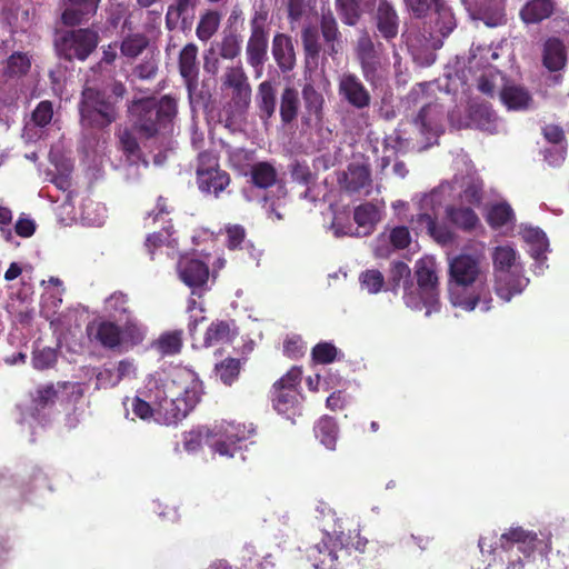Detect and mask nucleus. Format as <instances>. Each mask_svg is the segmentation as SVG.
<instances>
[{
    "mask_svg": "<svg viewBox=\"0 0 569 569\" xmlns=\"http://www.w3.org/2000/svg\"><path fill=\"white\" fill-rule=\"evenodd\" d=\"M482 181L478 177H455L452 182H443L428 193L415 194L411 201L418 212L411 217L410 224L416 231H426L441 246L452 244L456 233L446 223L438 221L439 209L452 197L457 188L461 189V203L479 207L482 201Z\"/></svg>",
    "mask_w": 569,
    "mask_h": 569,
    "instance_id": "1",
    "label": "nucleus"
},
{
    "mask_svg": "<svg viewBox=\"0 0 569 569\" xmlns=\"http://www.w3.org/2000/svg\"><path fill=\"white\" fill-rule=\"evenodd\" d=\"M147 395L156 406V422L177 425L197 406L202 395V383L194 371L182 368L154 372L147 378Z\"/></svg>",
    "mask_w": 569,
    "mask_h": 569,
    "instance_id": "2",
    "label": "nucleus"
},
{
    "mask_svg": "<svg viewBox=\"0 0 569 569\" xmlns=\"http://www.w3.org/2000/svg\"><path fill=\"white\" fill-rule=\"evenodd\" d=\"M428 83H418L406 98L407 104L419 106V112L412 120L401 122L400 127L385 139L386 148L396 152L409 149L425 150L433 144L441 132L445 110L426 97Z\"/></svg>",
    "mask_w": 569,
    "mask_h": 569,
    "instance_id": "3",
    "label": "nucleus"
},
{
    "mask_svg": "<svg viewBox=\"0 0 569 569\" xmlns=\"http://www.w3.org/2000/svg\"><path fill=\"white\" fill-rule=\"evenodd\" d=\"M133 128L144 138H156L172 149L168 136L173 131V119L177 114V101L164 96L159 100L153 98L134 101L129 109Z\"/></svg>",
    "mask_w": 569,
    "mask_h": 569,
    "instance_id": "4",
    "label": "nucleus"
},
{
    "mask_svg": "<svg viewBox=\"0 0 569 569\" xmlns=\"http://www.w3.org/2000/svg\"><path fill=\"white\" fill-rule=\"evenodd\" d=\"M497 296L508 302L528 286L517 250L510 244L497 246L491 254Z\"/></svg>",
    "mask_w": 569,
    "mask_h": 569,
    "instance_id": "5",
    "label": "nucleus"
},
{
    "mask_svg": "<svg viewBox=\"0 0 569 569\" xmlns=\"http://www.w3.org/2000/svg\"><path fill=\"white\" fill-rule=\"evenodd\" d=\"M499 548L506 552H512L515 548L522 558L509 559L506 569H525L526 563L538 553L546 557L551 549L548 536L539 537L533 530L521 526H510L499 536Z\"/></svg>",
    "mask_w": 569,
    "mask_h": 569,
    "instance_id": "6",
    "label": "nucleus"
},
{
    "mask_svg": "<svg viewBox=\"0 0 569 569\" xmlns=\"http://www.w3.org/2000/svg\"><path fill=\"white\" fill-rule=\"evenodd\" d=\"M488 272L486 243L482 241H469L458 254L448 259V283L486 281Z\"/></svg>",
    "mask_w": 569,
    "mask_h": 569,
    "instance_id": "7",
    "label": "nucleus"
},
{
    "mask_svg": "<svg viewBox=\"0 0 569 569\" xmlns=\"http://www.w3.org/2000/svg\"><path fill=\"white\" fill-rule=\"evenodd\" d=\"M80 122L86 129H103L116 121V101L90 86H86L79 104Z\"/></svg>",
    "mask_w": 569,
    "mask_h": 569,
    "instance_id": "8",
    "label": "nucleus"
},
{
    "mask_svg": "<svg viewBox=\"0 0 569 569\" xmlns=\"http://www.w3.org/2000/svg\"><path fill=\"white\" fill-rule=\"evenodd\" d=\"M301 378L302 370L299 367H292L273 383L271 389L273 409L288 419L295 417L300 409L302 400L299 390Z\"/></svg>",
    "mask_w": 569,
    "mask_h": 569,
    "instance_id": "9",
    "label": "nucleus"
},
{
    "mask_svg": "<svg viewBox=\"0 0 569 569\" xmlns=\"http://www.w3.org/2000/svg\"><path fill=\"white\" fill-rule=\"evenodd\" d=\"M250 430L244 425L229 421L217 422L210 427L207 435V446L213 453L232 458L244 446Z\"/></svg>",
    "mask_w": 569,
    "mask_h": 569,
    "instance_id": "10",
    "label": "nucleus"
},
{
    "mask_svg": "<svg viewBox=\"0 0 569 569\" xmlns=\"http://www.w3.org/2000/svg\"><path fill=\"white\" fill-rule=\"evenodd\" d=\"M448 298L455 308L473 311L479 308L487 312L491 309L492 297L488 280L447 283Z\"/></svg>",
    "mask_w": 569,
    "mask_h": 569,
    "instance_id": "11",
    "label": "nucleus"
},
{
    "mask_svg": "<svg viewBox=\"0 0 569 569\" xmlns=\"http://www.w3.org/2000/svg\"><path fill=\"white\" fill-rule=\"evenodd\" d=\"M380 48L381 43L376 46L365 31L357 40L355 49L365 79L373 86H378L387 76V60Z\"/></svg>",
    "mask_w": 569,
    "mask_h": 569,
    "instance_id": "12",
    "label": "nucleus"
},
{
    "mask_svg": "<svg viewBox=\"0 0 569 569\" xmlns=\"http://www.w3.org/2000/svg\"><path fill=\"white\" fill-rule=\"evenodd\" d=\"M99 36L90 29H78L60 33L54 41L59 56L72 60H86L97 48Z\"/></svg>",
    "mask_w": 569,
    "mask_h": 569,
    "instance_id": "13",
    "label": "nucleus"
},
{
    "mask_svg": "<svg viewBox=\"0 0 569 569\" xmlns=\"http://www.w3.org/2000/svg\"><path fill=\"white\" fill-rule=\"evenodd\" d=\"M435 11L432 13V30L429 32V38L423 36L420 40L413 37L411 31H407L402 34L409 49H415L419 46H425L431 42L432 47L441 44V40L437 38V34L445 38L449 36L456 28V19L451 9L445 3L443 0H433Z\"/></svg>",
    "mask_w": 569,
    "mask_h": 569,
    "instance_id": "14",
    "label": "nucleus"
},
{
    "mask_svg": "<svg viewBox=\"0 0 569 569\" xmlns=\"http://www.w3.org/2000/svg\"><path fill=\"white\" fill-rule=\"evenodd\" d=\"M347 546L342 532L336 537L326 532L322 545L310 547L307 556L316 569H340L339 559L348 553Z\"/></svg>",
    "mask_w": 569,
    "mask_h": 569,
    "instance_id": "15",
    "label": "nucleus"
},
{
    "mask_svg": "<svg viewBox=\"0 0 569 569\" xmlns=\"http://www.w3.org/2000/svg\"><path fill=\"white\" fill-rule=\"evenodd\" d=\"M353 219L358 226L357 228H353L351 223L342 224L338 218H335L331 224L335 237H362L369 234L381 220V209L370 202L360 204L355 209Z\"/></svg>",
    "mask_w": 569,
    "mask_h": 569,
    "instance_id": "16",
    "label": "nucleus"
},
{
    "mask_svg": "<svg viewBox=\"0 0 569 569\" xmlns=\"http://www.w3.org/2000/svg\"><path fill=\"white\" fill-rule=\"evenodd\" d=\"M250 174H251V180L253 182V186L242 189L243 198L249 202L262 198V200L264 201V206L270 203V206L268 208V212L270 214H274L277 220H281L282 216L277 210V207H279V203H277L270 197L269 193L263 194L262 197L254 194L256 188L267 189L269 187H272L277 182L276 169L268 162H258L252 166Z\"/></svg>",
    "mask_w": 569,
    "mask_h": 569,
    "instance_id": "17",
    "label": "nucleus"
},
{
    "mask_svg": "<svg viewBox=\"0 0 569 569\" xmlns=\"http://www.w3.org/2000/svg\"><path fill=\"white\" fill-rule=\"evenodd\" d=\"M177 271L179 279L191 289L193 295H201L207 290L210 274L208 262L198 258L196 253L181 256Z\"/></svg>",
    "mask_w": 569,
    "mask_h": 569,
    "instance_id": "18",
    "label": "nucleus"
},
{
    "mask_svg": "<svg viewBox=\"0 0 569 569\" xmlns=\"http://www.w3.org/2000/svg\"><path fill=\"white\" fill-rule=\"evenodd\" d=\"M119 143L124 156V174L128 181H137L141 177V169L148 167L142 158L137 138L129 130L124 129L119 134Z\"/></svg>",
    "mask_w": 569,
    "mask_h": 569,
    "instance_id": "19",
    "label": "nucleus"
},
{
    "mask_svg": "<svg viewBox=\"0 0 569 569\" xmlns=\"http://www.w3.org/2000/svg\"><path fill=\"white\" fill-rule=\"evenodd\" d=\"M520 236L528 247V252L535 260L533 271L542 273L545 270V261L547 260V251L549 249V241L546 233L537 227L521 226Z\"/></svg>",
    "mask_w": 569,
    "mask_h": 569,
    "instance_id": "20",
    "label": "nucleus"
},
{
    "mask_svg": "<svg viewBox=\"0 0 569 569\" xmlns=\"http://www.w3.org/2000/svg\"><path fill=\"white\" fill-rule=\"evenodd\" d=\"M58 395L57 386H40L32 399L30 412L22 418L21 423H27L31 429L34 428V423L42 426L46 421L44 410L58 400Z\"/></svg>",
    "mask_w": 569,
    "mask_h": 569,
    "instance_id": "21",
    "label": "nucleus"
},
{
    "mask_svg": "<svg viewBox=\"0 0 569 569\" xmlns=\"http://www.w3.org/2000/svg\"><path fill=\"white\" fill-rule=\"evenodd\" d=\"M499 98L509 111H528L535 108L531 92L525 86L511 80H506L499 91Z\"/></svg>",
    "mask_w": 569,
    "mask_h": 569,
    "instance_id": "22",
    "label": "nucleus"
},
{
    "mask_svg": "<svg viewBox=\"0 0 569 569\" xmlns=\"http://www.w3.org/2000/svg\"><path fill=\"white\" fill-rule=\"evenodd\" d=\"M375 24L379 36L386 41H392L399 33V16L393 6L387 0H380L376 14Z\"/></svg>",
    "mask_w": 569,
    "mask_h": 569,
    "instance_id": "23",
    "label": "nucleus"
},
{
    "mask_svg": "<svg viewBox=\"0 0 569 569\" xmlns=\"http://www.w3.org/2000/svg\"><path fill=\"white\" fill-rule=\"evenodd\" d=\"M339 93L357 109H363L370 104L368 90L355 74L345 73L340 77Z\"/></svg>",
    "mask_w": 569,
    "mask_h": 569,
    "instance_id": "24",
    "label": "nucleus"
},
{
    "mask_svg": "<svg viewBox=\"0 0 569 569\" xmlns=\"http://www.w3.org/2000/svg\"><path fill=\"white\" fill-rule=\"evenodd\" d=\"M338 181L340 187L348 192H357L365 196L371 192L370 171L366 166H349L348 170L338 178Z\"/></svg>",
    "mask_w": 569,
    "mask_h": 569,
    "instance_id": "25",
    "label": "nucleus"
},
{
    "mask_svg": "<svg viewBox=\"0 0 569 569\" xmlns=\"http://www.w3.org/2000/svg\"><path fill=\"white\" fill-rule=\"evenodd\" d=\"M417 283L421 286L422 291L428 299L433 298V292H439L438 289V264L433 257L426 256L420 258L415 266Z\"/></svg>",
    "mask_w": 569,
    "mask_h": 569,
    "instance_id": "26",
    "label": "nucleus"
},
{
    "mask_svg": "<svg viewBox=\"0 0 569 569\" xmlns=\"http://www.w3.org/2000/svg\"><path fill=\"white\" fill-rule=\"evenodd\" d=\"M402 298L408 308L416 311H421L425 309V315L427 317L433 312H438L440 309L439 292H433L432 300L428 299L422 291L421 286L418 283L413 284V282H410V284L403 289Z\"/></svg>",
    "mask_w": 569,
    "mask_h": 569,
    "instance_id": "27",
    "label": "nucleus"
},
{
    "mask_svg": "<svg viewBox=\"0 0 569 569\" xmlns=\"http://www.w3.org/2000/svg\"><path fill=\"white\" fill-rule=\"evenodd\" d=\"M197 56L198 48L193 43L184 46L179 56V71L189 93L198 87L199 63Z\"/></svg>",
    "mask_w": 569,
    "mask_h": 569,
    "instance_id": "28",
    "label": "nucleus"
},
{
    "mask_svg": "<svg viewBox=\"0 0 569 569\" xmlns=\"http://www.w3.org/2000/svg\"><path fill=\"white\" fill-rule=\"evenodd\" d=\"M53 117V108L50 101H41L32 112L31 120L26 123L22 138L27 141H34L41 137L39 129L49 124Z\"/></svg>",
    "mask_w": 569,
    "mask_h": 569,
    "instance_id": "29",
    "label": "nucleus"
},
{
    "mask_svg": "<svg viewBox=\"0 0 569 569\" xmlns=\"http://www.w3.org/2000/svg\"><path fill=\"white\" fill-rule=\"evenodd\" d=\"M302 98L305 106L303 121L308 126H318L322 120L323 96L315 89L312 83L308 82L302 88Z\"/></svg>",
    "mask_w": 569,
    "mask_h": 569,
    "instance_id": "30",
    "label": "nucleus"
},
{
    "mask_svg": "<svg viewBox=\"0 0 569 569\" xmlns=\"http://www.w3.org/2000/svg\"><path fill=\"white\" fill-rule=\"evenodd\" d=\"M100 0H64L61 16L67 26L81 23L87 17L96 13Z\"/></svg>",
    "mask_w": 569,
    "mask_h": 569,
    "instance_id": "31",
    "label": "nucleus"
},
{
    "mask_svg": "<svg viewBox=\"0 0 569 569\" xmlns=\"http://www.w3.org/2000/svg\"><path fill=\"white\" fill-rule=\"evenodd\" d=\"M486 220L492 229L507 232L513 228L516 216L507 201H497L488 207Z\"/></svg>",
    "mask_w": 569,
    "mask_h": 569,
    "instance_id": "32",
    "label": "nucleus"
},
{
    "mask_svg": "<svg viewBox=\"0 0 569 569\" xmlns=\"http://www.w3.org/2000/svg\"><path fill=\"white\" fill-rule=\"evenodd\" d=\"M473 126L488 133H499L505 130V122L487 104L473 106L470 111Z\"/></svg>",
    "mask_w": 569,
    "mask_h": 569,
    "instance_id": "33",
    "label": "nucleus"
},
{
    "mask_svg": "<svg viewBox=\"0 0 569 569\" xmlns=\"http://www.w3.org/2000/svg\"><path fill=\"white\" fill-rule=\"evenodd\" d=\"M462 3L473 20H480L487 27L496 28L506 23V14L499 2L483 3L475 9L469 7L468 0H462Z\"/></svg>",
    "mask_w": 569,
    "mask_h": 569,
    "instance_id": "34",
    "label": "nucleus"
},
{
    "mask_svg": "<svg viewBox=\"0 0 569 569\" xmlns=\"http://www.w3.org/2000/svg\"><path fill=\"white\" fill-rule=\"evenodd\" d=\"M446 217L453 226L466 232H471L480 226L478 214L463 203L446 206Z\"/></svg>",
    "mask_w": 569,
    "mask_h": 569,
    "instance_id": "35",
    "label": "nucleus"
},
{
    "mask_svg": "<svg viewBox=\"0 0 569 569\" xmlns=\"http://www.w3.org/2000/svg\"><path fill=\"white\" fill-rule=\"evenodd\" d=\"M267 47L268 34L263 27L254 22L252 24L251 36L247 44L248 62L252 67L257 68L263 63L266 59Z\"/></svg>",
    "mask_w": 569,
    "mask_h": 569,
    "instance_id": "36",
    "label": "nucleus"
},
{
    "mask_svg": "<svg viewBox=\"0 0 569 569\" xmlns=\"http://www.w3.org/2000/svg\"><path fill=\"white\" fill-rule=\"evenodd\" d=\"M199 189L203 193L218 197L230 183L229 174L218 168L212 170L201 169L197 177Z\"/></svg>",
    "mask_w": 569,
    "mask_h": 569,
    "instance_id": "37",
    "label": "nucleus"
},
{
    "mask_svg": "<svg viewBox=\"0 0 569 569\" xmlns=\"http://www.w3.org/2000/svg\"><path fill=\"white\" fill-rule=\"evenodd\" d=\"M223 233L226 234L224 243L229 250H247L252 259H259L260 252L247 240V231L243 226L228 223L223 228Z\"/></svg>",
    "mask_w": 569,
    "mask_h": 569,
    "instance_id": "38",
    "label": "nucleus"
},
{
    "mask_svg": "<svg viewBox=\"0 0 569 569\" xmlns=\"http://www.w3.org/2000/svg\"><path fill=\"white\" fill-rule=\"evenodd\" d=\"M237 335L238 330L233 321L217 320L207 329L203 346L212 347L230 343Z\"/></svg>",
    "mask_w": 569,
    "mask_h": 569,
    "instance_id": "39",
    "label": "nucleus"
},
{
    "mask_svg": "<svg viewBox=\"0 0 569 569\" xmlns=\"http://www.w3.org/2000/svg\"><path fill=\"white\" fill-rule=\"evenodd\" d=\"M376 0H336V6L342 21L355 26L361 16L371 11Z\"/></svg>",
    "mask_w": 569,
    "mask_h": 569,
    "instance_id": "40",
    "label": "nucleus"
},
{
    "mask_svg": "<svg viewBox=\"0 0 569 569\" xmlns=\"http://www.w3.org/2000/svg\"><path fill=\"white\" fill-rule=\"evenodd\" d=\"M272 56L282 71H290L296 63V56L290 37L279 33L272 41Z\"/></svg>",
    "mask_w": 569,
    "mask_h": 569,
    "instance_id": "41",
    "label": "nucleus"
},
{
    "mask_svg": "<svg viewBox=\"0 0 569 569\" xmlns=\"http://www.w3.org/2000/svg\"><path fill=\"white\" fill-rule=\"evenodd\" d=\"M555 9L552 0H530L520 10L525 23H538L551 16Z\"/></svg>",
    "mask_w": 569,
    "mask_h": 569,
    "instance_id": "42",
    "label": "nucleus"
},
{
    "mask_svg": "<svg viewBox=\"0 0 569 569\" xmlns=\"http://www.w3.org/2000/svg\"><path fill=\"white\" fill-rule=\"evenodd\" d=\"M80 217L84 224L99 227L102 226L107 219V208L101 202L86 198L80 204Z\"/></svg>",
    "mask_w": 569,
    "mask_h": 569,
    "instance_id": "43",
    "label": "nucleus"
},
{
    "mask_svg": "<svg viewBox=\"0 0 569 569\" xmlns=\"http://www.w3.org/2000/svg\"><path fill=\"white\" fill-rule=\"evenodd\" d=\"M315 435L328 450L333 451L336 449L339 428L333 418L328 416L320 418L315 426Z\"/></svg>",
    "mask_w": 569,
    "mask_h": 569,
    "instance_id": "44",
    "label": "nucleus"
},
{
    "mask_svg": "<svg viewBox=\"0 0 569 569\" xmlns=\"http://www.w3.org/2000/svg\"><path fill=\"white\" fill-rule=\"evenodd\" d=\"M566 63V51L558 39H548L543 48V64L550 71H558Z\"/></svg>",
    "mask_w": 569,
    "mask_h": 569,
    "instance_id": "45",
    "label": "nucleus"
},
{
    "mask_svg": "<svg viewBox=\"0 0 569 569\" xmlns=\"http://www.w3.org/2000/svg\"><path fill=\"white\" fill-rule=\"evenodd\" d=\"M146 246L152 257L157 250L162 251V249H166L167 256L173 257V249L177 246V240L172 238V233L168 228H163L159 232L149 234L146 241Z\"/></svg>",
    "mask_w": 569,
    "mask_h": 569,
    "instance_id": "46",
    "label": "nucleus"
},
{
    "mask_svg": "<svg viewBox=\"0 0 569 569\" xmlns=\"http://www.w3.org/2000/svg\"><path fill=\"white\" fill-rule=\"evenodd\" d=\"M230 91L231 101L228 106V112H230L232 120H238L243 116L249 106L251 89L249 84H246L233 88Z\"/></svg>",
    "mask_w": 569,
    "mask_h": 569,
    "instance_id": "47",
    "label": "nucleus"
},
{
    "mask_svg": "<svg viewBox=\"0 0 569 569\" xmlns=\"http://www.w3.org/2000/svg\"><path fill=\"white\" fill-rule=\"evenodd\" d=\"M300 100L293 88H286L280 100V117L284 124L292 122L299 111Z\"/></svg>",
    "mask_w": 569,
    "mask_h": 569,
    "instance_id": "48",
    "label": "nucleus"
},
{
    "mask_svg": "<svg viewBox=\"0 0 569 569\" xmlns=\"http://www.w3.org/2000/svg\"><path fill=\"white\" fill-rule=\"evenodd\" d=\"M96 338L103 347L109 349L117 348L122 343L121 329L111 321L99 323Z\"/></svg>",
    "mask_w": 569,
    "mask_h": 569,
    "instance_id": "49",
    "label": "nucleus"
},
{
    "mask_svg": "<svg viewBox=\"0 0 569 569\" xmlns=\"http://www.w3.org/2000/svg\"><path fill=\"white\" fill-rule=\"evenodd\" d=\"M257 103L261 112V118L269 119L276 110V92L269 81L259 84Z\"/></svg>",
    "mask_w": 569,
    "mask_h": 569,
    "instance_id": "50",
    "label": "nucleus"
},
{
    "mask_svg": "<svg viewBox=\"0 0 569 569\" xmlns=\"http://www.w3.org/2000/svg\"><path fill=\"white\" fill-rule=\"evenodd\" d=\"M345 355L331 341H321L311 350V358L316 363L329 365L343 359Z\"/></svg>",
    "mask_w": 569,
    "mask_h": 569,
    "instance_id": "51",
    "label": "nucleus"
},
{
    "mask_svg": "<svg viewBox=\"0 0 569 569\" xmlns=\"http://www.w3.org/2000/svg\"><path fill=\"white\" fill-rule=\"evenodd\" d=\"M147 380L144 381L143 387L138 392V395L132 399V411L133 413L142 419V420H150L152 419L156 421V406L152 400L148 398L147 395Z\"/></svg>",
    "mask_w": 569,
    "mask_h": 569,
    "instance_id": "52",
    "label": "nucleus"
},
{
    "mask_svg": "<svg viewBox=\"0 0 569 569\" xmlns=\"http://www.w3.org/2000/svg\"><path fill=\"white\" fill-rule=\"evenodd\" d=\"M505 76L497 69L488 68L478 81V89L490 97L500 91L506 82Z\"/></svg>",
    "mask_w": 569,
    "mask_h": 569,
    "instance_id": "53",
    "label": "nucleus"
},
{
    "mask_svg": "<svg viewBox=\"0 0 569 569\" xmlns=\"http://www.w3.org/2000/svg\"><path fill=\"white\" fill-rule=\"evenodd\" d=\"M147 335V328L134 317H127L121 330L122 343L137 346L141 343Z\"/></svg>",
    "mask_w": 569,
    "mask_h": 569,
    "instance_id": "54",
    "label": "nucleus"
},
{
    "mask_svg": "<svg viewBox=\"0 0 569 569\" xmlns=\"http://www.w3.org/2000/svg\"><path fill=\"white\" fill-rule=\"evenodd\" d=\"M148 43V38L142 33L128 34L121 41V54L130 59L137 58L147 48Z\"/></svg>",
    "mask_w": 569,
    "mask_h": 569,
    "instance_id": "55",
    "label": "nucleus"
},
{
    "mask_svg": "<svg viewBox=\"0 0 569 569\" xmlns=\"http://www.w3.org/2000/svg\"><path fill=\"white\" fill-rule=\"evenodd\" d=\"M240 360L228 358L216 365L214 375L226 386H231L240 373Z\"/></svg>",
    "mask_w": 569,
    "mask_h": 569,
    "instance_id": "56",
    "label": "nucleus"
},
{
    "mask_svg": "<svg viewBox=\"0 0 569 569\" xmlns=\"http://www.w3.org/2000/svg\"><path fill=\"white\" fill-rule=\"evenodd\" d=\"M389 281L391 283V290L397 292L398 289H405L412 282L411 270L407 263L402 261H395L391 263Z\"/></svg>",
    "mask_w": 569,
    "mask_h": 569,
    "instance_id": "57",
    "label": "nucleus"
},
{
    "mask_svg": "<svg viewBox=\"0 0 569 569\" xmlns=\"http://www.w3.org/2000/svg\"><path fill=\"white\" fill-rule=\"evenodd\" d=\"M181 331H170L162 333L157 340L154 347L162 356H172L180 351L182 347Z\"/></svg>",
    "mask_w": 569,
    "mask_h": 569,
    "instance_id": "58",
    "label": "nucleus"
},
{
    "mask_svg": "<svg viewBox=\"0 0 569 569\" xmlns=\"http://www.w3.org/2000/svg\"><path fill=\"white\" fill-rule=\"evenodd\" d=\"M321 32L322 37L328 44L329 54L338 52L336 41L339 38L338 24L332 13H323L321 18Z\"/></svg>",
    "mask_w": 569,
    "mask_h": 569,
    "instance_id": "59",
    "label": "nucleus"
},
{
    "mask_svg": "<svg viewBox=\"0 0 569 569\" xmlns=\"http://www.w3.org/2000/svg\"><path fill=\"white\" fill-rule=\"evenodd\" d=\"M239 559L243 569H267L273 563L269 560L270 556H266L262 561L257 558L256 548L251 543H247L240 551Z\"/></svg>",
    "mask_w": 569,
    "mask_h": 569,
    "instance_id": "60",
    "label": "nucleus"
},
{
    "mask_svg": "<svg viewBox=\"0 0 569 569\" xmlns=\"http://www.w3.org/2000/svg\"><path fill=\"white\" fill-rule=\"evenodd\" d=\"M359 282L362 290L370 295H376L382 290L385 277L377 269H368L360 273Z\"/></svg>",
    "mask_w": 569,
    "mask_h": 569,
    "instance_id": "61",
    "label": "nucleus"
},
{
    "mask_svg": "<svg viewBox=\"0 0 569 569\" xmlns=\"http://www.w3.org/2000/svg\"><path fill=\"white\" fill-rule=\"evenodd\" d=\"M128 297L122 292H113L104 300V312L112 318H118L128 311Z\"/></svg>",
    "mask_w": 569,
    "mask_h": 569,
    "instance_id": "62",
    "label": "nucleus"
},
{
    "mask_svg": "<svg viewBox=\"0 0 569 569\" xmlns=\"http://www.w3.org/2000/svg\"><path fill=\"white\" fill-rule=\"evenodd\" d=\"M210 427H198L183 435V448L188 452L198 451L202 443L207 445V435Z\"/></svg>",
    "mask_w": 569,
    "mask_h": 569,
    "instance_id": "63",
    "label": "nucleus"
},
{
    "mask_svg": "<svg viewBox=\"0 0 569 569\" xmlns=\"http://www.w3.org/2000/svg\"><path fill=\"white\" fill-rule=\"evenodd\" d=\"M57 388L59 390L58 400L60 401L77 402L84 393V387L80 382H59Z\"/></svg>",
    "mask_w": 569,
    "mask_h": 569,
    "instance_id": "64",
    "label": "nucleus"
}]
</instances>
